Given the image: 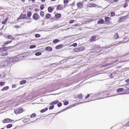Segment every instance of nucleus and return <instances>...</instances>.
<instances>
[{
	"label": "nucleus",
	"instance_id": "nucleus-1",
	"mask_svg": "<svg viewBox=\"0 0 129 129\" xmlns=\"http://www.w3.org/2000/svg\"><path fill=\"white\" fill-rule=\"evenodd\" d=\"M7 60H2L0 61V64H1V66L6 67L7 66H9L8 64V63L7 62Z\"/></svg>",
	"mask_w": 129,
	"mask_h": 129
},
{
	"label": "nucleus",
	"instance_id": "nucleus-2",
	"mask_svg": "<svg viewBox=\"0 0 129 129\" xmlns=\"http://www.w3.org/2000/svg\"><path fill=\"white\" fill-rule=\"evenodd\" d=\"M33 18L35 20H38L40 19V16L37 13H35L33 15Z\"/></svg>",
	"mask_w": 129,
	"mask_h": 129
},
{
	"label": "nucleus",
	"instance_id": "nucleus-3",
	"mask_svg": "<svg viewBox=\"0 0 129 129\" xmlns=\"http://www.w3.org/2000/svg\"><path fill=\"white\" fill-rule=\"evenodd\" d=\"M23 111V109L22 108H20L14 110V113L16 114L22 113Z\"/></svg>",
	"mask_w": 129,
	"mask_h": 129
},
{
	"label": "nucleus",
	"instance_id": "nucleus-4",
	"mask_svg": "<svg viewBox=\"0 0 129 129\" xmlns=\"http://www.w3.org/2000/svg\"><path fill=\"white\" fill-rule=\"evenodd\" d=\"M128 16L126 15L125 16H122L119 18L120 22H123L128 17Z\"/></svg>",
	"mask_w": 129,
	"mask_h": 129
},
{
	"label": "nucleus",
	"instance_id": "nucleus-5",
	"mask_svg": "<svg viewBox=\"0 0 129 129\" xmlns=\"http://www.w3.org/2000/svg\"><path fill=\"white\" fill-rule=\"evenodd\" d=\"M88 6L89 7H95L96 6V5L94 3H91L89 4Z\"/></svg>",
	"mask_w": 129,
	"mask_h": 129
},
{
	"label": "nucleus",
	"instance_id": "nucleus-6",
	"mask_svg": "<svg viewBox=\"0 0 129 129\" xmlns=\"http://www.w3.org/2000/svg\"><path fill=\"white\" fill-rule=\"evenodd\" d=\"M117 61H116L114 62H113V63H114L115 62H116ZM113 63H109V64L106 63L105 64H103L102 65H101V66H100V67H101V68H102V67H103V68H104L105 67H106L107 66H108L110 65L111 64H112Z\"/></svg>",
	"mask_w": 129,
	"mask_h": 129
},
{
	"label": "nucleus",
	"instance_id": "nucleus-7",
	"mask_svg": "<svg viewBox=\"0 0 129 129\" xmlns=\"http://www.w3.org/2000/svg\"><path fill=\"white\" fill-rule=\"evenodd\" d=\"M104 20L103 19L101 18L99 19L98 21L97 24H100L103 23Z\"/></svg>",
	"mask_w": 129,
	"mask_h": 129
},
{
	"label": "nucleus",
	"instance_id": "nucleus-8",
	"mask_svg": "<svg viewBox=\"0 0 129 129\" xmlns=\"http://www.w3.org/2000/svg\"><path fill=\"white\" fill-rule=\"evenodd\" d=\"M96 37L95 36L93 35L92 36V37L90 39V41L91 42H93L95 41V39Z\"/></svg>",
	"mask_w": 129,
	"mask_h": 129
},
{
	"label": "nucleus",
	"instance_id": "nucleus-9",
	"mask_svg": "<svg viewBox=\"0 0 129 129\" xmlns=\"http://www.w3.org/2000/svg\"><path fill=\"white\" fill-rule=\"evenodd\" d=\"M55 16L56 18L59 19L61 17V15L60 14L58 13L55 15Z\"/></svg>",
	"mask_w": 129,
	"mask_h": 129
},
{
	"label": "nucleus",
	"instance_id": "nucleus-10",
	"mask_svg": "<svg viewBox=\"0 0 129 129\" xmlns=\"http://www.w3.org/2000/svg\"><path fill=\"white\" fill-rule=\"evenodd\" d=\"M45 50L47 51H51L52 50V48L48 46L46 47Z\"/></svg>",
	"mask_w": 129,
	"mask_h": 129
},
{
	"label": "nucleus",
	"instance_id": "nucleus-11",
	"mask_svg": "<svg viewBox=\"0 0 129 129\" xmlns=\"http://www.w3.org/2000/svg\"><path fill=\"white\" fill-rule=\"evenodd\" d=\"M54 9V8H52L51 7H48V12L50 13H51Z\"/></svg>",
	"mask_w": 129,
	"mask_h": 129
},
{
	"label": "nucleus",
	"instance_id": "nucleus-12",
	"mask_svg": "<svg viewBox=\"0 0 129 129\" xmlns=\"http://www.w3.org/2000/svg\"><path fill=\"white\" fill-rule=\"evenodd\" d=\"M58 102L59 101L58 100H56L52 102V103H50V105H54L57 104Z\"/></svg>",
	"mask_w": 129,
	"mask_h": 129
},
{
	"label": "nucleus",
	"instance_id": "nucleus-13",
	"mask_svg": "<svg viewBox=\"0 0 129 129\" xmlns=\"http://www.w3.org/2000/svg\"><path fill=\"white\" fill-rule=\"evenodd\" d=\"M77 5L78 8H81L83 6V3L82 2H79L77 4Z\"/></svg>",
	"mask_w": 129,
	"mask_h": 129
},
{
	"label": "nucleus",
	"instance_id": "nucleus-14",
	"mask_svg": "<svg viewBox=\"0 0 129 129\" xmlns=\"http://www.w3.org/2000/svg\"><path fill=\"white\" fill-rule=\"evenodd\" d=\"M63 47L62 45L61 44H59L56 46L55 48L56 49H59L60 48H62Z\"/></svg>",
	"mask_w": 129,
	"mask_h": 129
},
{
	"label": "nucleus",
	"instance_id": "nucleus-15",
	"mask_svg": "<svg viewBox=\"0 0 129 129\" xmlns=\"http://www.w3.org/2000/svg\"><path fill=\"white\" fill-rule=\"evenodd\" d=\"M78 48L79 52L84 50L85 49L84 47H81Z\"/></svg>",
	"mask_w": 129,
	"mask_h": 129
},
{
	"label": "nucleus",
	"instance_id": "nucleus-16",
	"mask_svg": "<svg viewBox=\"0 0 129 129\" xmlns=\"http://www.w3.org/2000/svg\"><path fill=\"white\" fill-rule=\"evenodd\" d=\"M9 88V87L8 86H6L5 87H4L1 90L2 91H4L7 90Z\"/></svg>",
	"mask_w": 129,
	"mask_h": 129
},
{
	"label": "nucleus",
	"instance_id": "nucleus-17",
	"mask_svg": "<svg viewBox=\"0 0 129 129\" xmlns=\"http://www.w3.org/2000/svg\"><path fill=\"white\" fill-rule=\"evenodd\" d=\"M111 19L110 18L106 16L105 17V19L106 22H109Z\"/></svg>",
	"mask_w": 129,
	"mask_h": 129
},
{
	"label": "nucleus",
	"instance_id": "nucleus-18",
	"mask_svg": "<svg viewBox=\"0 0 129 129\" xmlns=\"http://www.w3.org/2000/svg\"><path fill=\"white\" fill-rule=\"evenodd\" d=\"M27 15L28 17H29V19H31V18H30L31 15V13L30 11H28L27 13Z\"/></svg>",
	"mask_w": 129,
	"mask_h": 129
},
{
	"label": "nucleus",
	"instance_id": "nucleus-19",
	"mask_svg": "<svg viewBox=\"0 0 129 129\" xmlns=\"http://www.w3.org/2000/svg\"><path fill=\"white\" fill-rule=\"evenodd\" d=\"M57 9L58 10H61V9H63L62 5H59L57 6Z\"/></svg>",
	"mask_w": 129,
	"mask_h": 129
},
{
	"label": "nucleus",
	"instance_id": "nucleus-20",
	"mask_svg": "<svg viewBox=\"0 0 129 129\" xmlns=\"http://www.w3.org/2000/svg\"><path fill=\"white\" fill-rule=\"evenodd\" d=\"M59 40L58 39H56L53 41V43L54 44H55L58 42H59Z\"/></svg>",
	"mask_w": 129,
	"mask_h": 129
},
{
	"label": "nucleus",
	"instance_id": "nucleus-21",
	"mask_svg": "<svg viewBox=\"0 0 129 129\" xmlns=\"http://www.w3.org/2000/svg\"><path fill=\"white\" fill-rule=\"evenodd\" d=\"M48 110V108H46L44 109L41 110L40 111V112L41 113H43L47 111Z\"/></svg>",
	"mask_w": 129,
	"mask_h": 129
},
{
	"label": "nucleus",
	"instance_id": "nucleus-22",
	"mask_svg": "<svg viewBox=\"0 0 129 129\" xmlns=\"http://www.w3.org/2000/svg\"><path fill=\"white\" fill-rule=\"evenodd\" d=\"M17 58L16 57H15V58H11V61H12L13 62H15L17 60V59H16Z\"/></svg>",
	"mask_w": 129,
	"mask_h": 129
},
{
	"label": "nucleus",
	"instance_id": "nucleus-23",
	"mask_svg": "<svg viewBox=\"0 0 129 129\" xmlns=\"http://www.w3.org/2000/svg\"><path fill=\"white\" fill-rule=\"evenodd\" d=\"M102 93L101 92H100L98 93H96L95 94H93V95H92V97H95L96 96L99 95L100 94H101Z\"/></svg>",
	"mask_w": 129,
	"mask_h": 129
},
{
	"label": "nucleus",
	"instance_id": "nucleus-24",
	"mask_svg": "<svg viewBox=\"0 0 129 129\" xmlns=\"http://www.w3.org/2000/svg\"><path fill=\"white\" fill-rule=\"evenodd\" d=\"M26 83V81L25 80H23L20 82V83L21 85H22L25 84Z\"/></svg>",
	"mask_w": 129,
	"mask_h": 129
},
{
	"label": "nucleus",
	"instance_id": "nucleus-25",
	"mask_svg": "<svg viewBox=\"0 0 129 129\" xmlns=\"http://www.w3.org/2000/svg\"><path fill=\"white\" fill-rule=\"evenodd\" d=\"M7 38L11 39L14 40L15 39L11 35H9L7 37Z\"/></svg>",
	"mask_w": 129,
	"mask_h": 129
},
{
	"label": "nucleus",
	"instance_id": "nucleus-26",
	"mask_svg": "<svg viewBox=\"0 0 129 129\" xmlns=\"http://www.w3.org/2000/svg\"><path fill=\"white\" fill-rule=\"evenodd\" d=\"M123 90V89L122 88H119L117 89V91L119 92L121 91H122Z\"/></svg>",
	"mask_w": 129,
	"mask_h": 129
},
{
	"label": "nucleus",
	"instance_id": "nucleus-27",
	"mask_svg": "<svg viewBox=\"0 0 129 129\" xmlns=\"http://www.w3.org/2000/svg\"><path fill=\"white\" fill-rule=\"evenodd\" d=\"M21 16L22 17V19H24L26 18V15L21 13Z\"/></svg>",
	"mask_w": 129,
	"mask_h": 129
},
{
	"label": "nucleus",
	"instance_id": "nucleus-28",
	"mask_svg": "<svg viewBox=\"0 0 129 129\" xmlns=\"http://www.w3.org/2000/svg\"><path fill=\"white\" fill-rule=\"evenodd\" d=\"M124 86V87L125 88H129V83L126 84L124 85L121 86Z\"/></svg>",
	"mask_w": 129,
	"mask_h": 129
},
{
	"label": "nucleus",
	"instance_id": "nucleus-29",
	"mask_svg": "<svg viewBox=\"0 0 129 129\" xmlns=\"http://www.w3.org/2000/svg\"><path fill=\"white\" fill-rule=\"evenodd\" d=\"M50 17V14L49 13H47L46 14V18L47 19H48Z\"/></svg>",
	"mask_w": 129,
	"mask_h": 129
},
{
	"label": "nucleus",
	"instance_id": "nucleus-30",
	"mask_svg": "<svg viewBox=\"0 0 129 129\" xmlns=\"http://www.w3.org/2000/svg\"><path fill=\"white\" fill-rule=\"evenodd\" d=\"M11 58H9V60H7V62L8 63V65L9 66L10 64H11V63L12 62H13L12 61H11Z\"/></svg>",
	"mask_w": 129,
	"mask_h": 129
},
{
	"label": "nucleus",
	"instance_id": "nucleus-31",
	"mask_svg": "<svg viewBox=\"0 0 129 129\" xmlns=\"http://www.w3.org/2000/svg\"><path fill=\"white\" fill-rule=\"evenodd\" d=\"M114 38L116 39H117L119 38L117 33H116L115 34L114 36Z\"/></svg>",
	"mask_w": 129,
	"mask_h": 129
},
{
	"label": "nucleus",
	"instance_id": "nucleus-32",
	"mask_svg": "<svg viewBox=\"0 0 129 129\" xmlns=\"http://www.w3.org/2000/svg\"><path fill=\"white\" fill-rule=\"evenodd\" d=\"M42 54V53L40 52H37L36 53L35 55L36 56H38L40 55H41Z\"/></svg>",
	"mask_w": 129,
	"mask_h": 129
},
{
	"label": "nucleus",
	"instance_id": "nucleus-33",
	"mask_svg": "<svg viewBox=\"0 0 129 129\" xmlns=\"http://www.w3.org/2000/svg\"><path fill=\"white\" fill-rule=\"evenodd\" d=\"M13 125L11 124H9L7 125L6 126V128H10L12 127Z\"/></svg>",
	"mask_w": 129,
	"mask_h": 129
},
{
	"label": "nucleus",
	"instance_id": "nucleus-34",
	"mask_svg": "<svg viewBox=\"0 0 129 129\" xmlns=\"http://www.w3.org/2000/svg\"><path fill=\"white\" fill-rule=\"evenodd\" d=\"M6 122L7 123L11 122L13 120L10 119H6Z\"/></svg>",
	"mask_w": 129,
	"mask_h": 129
},
{
	"label": "nucleus",
	"instance_id": "nucleus-35",
	"mask_svg": "<svg viewBox=\"0 0 129 129\" xmlns=\"http://www.w3.org/2000/svg\"><path fill=\"white\" fill-rule=\"evenodd\" d=\"M8 20V18L7 17L4 21L2 22V24H5Z\"/></svg>",
	"mask_w": 129,
	"mask_h": 129
},
{
	"label": "nucleus",
	"instance_id": "nucleus-36",
	"mask_svg": "<svg viewBox=\"0 0 129 129\" xmlns=\"http://www.w3.org/2000/svg\"><path fill=\"white\" fill-rule=\"evenodd\" d=\"M36 114L35 113H33L31 114L30 116V117L31 118H33L35 117L36 116Z\"/></svg>",
	"mask_w": 129,
	"mask_h": 129
},
{
	"label": "nucleus",
	"instance_id": "nucleus-37",
	"mask_svg": "<svg viewBox=\"0 0 129 129\" xmlns=\"http://www.w3.org/2000/svg\"><path fill=\"white\" fill-rule=\"evenodd\" d=\"M73 51L76 52H79L78 48L74 49Z\"/></svg>",
	"mask_w": 129,
	"mask_h": 129
},
{
	"label": "nucleus",
	"instance_id": "nucleus-38",
	"mask_svg": "<svg viewBox=\"0 0 129 129\" xmlns=\"http://www.w3.org/2000/svg\"><path fill=\"white\" fill-rule=\"evenodd\" d=\"M30 120V119L28 118L25 119L24 120V122H27Z\"/></svg>",
	"mask_w": 129,
	"mask_h": 129
},
{
	"label": "nucleus",
	"instance_id": "nucleus-39",
	"mask_svg": "<svg viewBox=\"0 0 129 129\" xmlns=\"http://www.w3.org/2000/svg\"><path fill=\"white\" fill-rule=\"evenodd\" d=\"M36 47V46L35 45H32L30 46L29 48L30 49L35 48Z\"/></svg>",
	"mask_w": 129,
	"mask_h": 129
},
{
	"label": "nucleus",
	"instance_id": "nucleus-40",
	"mask_svg": "<svg viewBox=\"0 0 129 129\" xmlns=\"http://www.w3.org/2000/svg\"><path fill=\"white\" fill-rule=\"evenodd\" d=\"M40 8L41 10H42L44 8V4H42L40 5Z\"/></svg>",
	"mask_w": 129,
	"mask_h": 129
},
{
	"label": "nucleus",
	"instance_id": "nucleus-41",
	"mask_svg": "<svg viewBox=\"0 0 129 129\" xmlns=\"http://www.w3.org/2000/svg\"><path fill=\"white\" fill-rule=\"evenodd\" d=\"M40 15L41 16H42L43 17L44 15V13L43 11H41L40 13Z\"/></svg>",
	"mask_w": 129,
	"mask_h": 129
},
{
	"label": "nucleus",
	"instance_id": "nucleus-42",
	"mask_svg": "<svg viewBox=\"0 0 129 129\" xmlns=\"http://www.w3.org/2000/svg\"><path fill=\"white\" fill-rule=\"evenodd\" d=\"M115 15V13L114 12L112 11L111 13V17L114 16Z\"/></svg>",
	"mask_w": 129,
	"mask_h": 129
},
{
	"label": "nucleus",
	"instance_id": "nucleus-43",
	"mask_svg": "<svg viewBox=\"0 0 129 129\" xmlns=\"http://www.w3.org/2000/svg\"><path fill=\"white\" fill-rule=\"evenodd\" d=\"M12 42V41H7L6 42L4 43V44L5 45H7L8 44H10V43H11Z\"/></svg>",
	"mask_w": 129,
	"mask_h": 129
},
{
	"label": "nucleus",
	"instance_id": "nucleus-44",
	"mask_svg": "<svg viewBox=\"0 0 129 129\" xmlns=\"http://www.w3.org/2000/svg\"><path fill=\"white\" fill-rule=\"evenodd\" d=\"M54 107V106L53 105H51L50 106L49 108V109L50 110H51L53 109Z\"/></svg>",
	"mask_w": 129,
	"mask_h": 129
},
{
	"label": "nucleus",
	"instance_id": "nucleus-45",
	"mask_svg": "<svg viewBox=\"0 0 129 129\" xmlns=\"http://www.w3.org/2000/svg\"><path fill=\"white\" fill-rule=\"evenodd\" d=\"M79 98L80 99H82V94H79L78 95Z\"/></svg>",
	"mask_w": 129,
	"mask_h": 129
},
{
	"label": "nucleus",
	"instance_id": "nucleus-46",
	"mask_svg": "<svg viewBox=\"0 0 129 129\" xmlns=\"http://www.w3.org/2000/svg\"><path fill=\"white\" fill-rule=\"evenodd\" d=\"M5 84V82H0V86H3Z\"/></svg>",
	"mask_w": 129,
	"mask_h": 129
},
{
	"label": "nucleus",
	"instance_id": "nucleus-47",
	"mask_svg": "<svg viewBox=\"0 0 129 129\" xmlns=\"http://www.w3.org/2000/svg\"><path fill=\"white\" fill-rule=\"evenodd\" d=\"M41 35L39 34H36L35 35V36L36 38H39L40 37Z\"/></svg>",
	"mask_w": 129,
	"mask_h": 129
},
{
	"label": "nucleus",
	"instance_id": "nucleus-48",
	"mask_svg": "<svg viewBox=\"0 0 129 129\" xmlns=\"http://www.w3.org/2000/svg\"><path fill=\"white\" fill-rule=\"evenodd\" d=\"M62 104L61 102H59L57 105V106L58 107H60L61 106Z\"/></svg>",
	"mask_w": 129,
	"mask_h": 129
},
{
	"label": "nucleus",
	"instance_id": "nucleus-49",
	"mask_svg": "<svg viewBox=\"0 0 129 129\" xmlns=\"http://www.w3.org/2000/svg\"><path fill=\"white\" fill-rule=\"evenodd\" d=\"M69 103L68 101H66L64 102L63 104L64 105L66 106Z\"/></svg>",
	"mask_w": 129,
	"mask_h": 129
},
{
	"label": "nucleus",
	"instance_id": "nucleus-50",
	"mask_svg": "<svg viewBox=\"0 0 129 129\" xmlns=\"http://www.w3.org/2000/svg\"><path fill=\"white\" fill-rule=\"evenodd\" d=\"M8 54L7 52H6L5 53H2V56H6Z\"/></svg>",
	"mask_w": 129,
	"mask_h": 129
},
{
	"label": "nucleus",
	"instance_id": "nucleus-51",
	"mask_svg": "<svg viewBox=\"0 0 129 129\" xmlns=\"http://www.w3.org/2000/svg\"><path fill=\"white\" fill-rule=\"evenodd\" d=\"M77 45V44L76 43H75L72 44V46L74 47H76Z\"/></svg>",
	"mask_w": 129,
	"mask_h": 129
},
{
	"label": "nucleus",
	"instance_id": "nucleus-52",
	"mask_svg": "<svg viewBox=\"0 0 129 129\" xmlns=\"http://www.w3.org/2000/svg\"><path fill=\"white\" fill-rule=\"evenodd\" d=\"M95 47L96 48L99 49L101 48V47L99 45H95Z\"/></svg>",
	"mask_w": 129,
	"mask_h": 129
},
{
	"label": "nucleus",
	"instance_id": "nucleus-53",
	"mask_svg": "<svg viewBox=\"0 0 129 129\" xmlns=\"http://www.w3.org/2000/svg\"><path fill=\"white\" fill-rule=\"evenodd\" d=\"M63 2L64 3H67L69 2L68 0H64Z\"/></svg>",
	"mask_w": 129,
	"mask_h": 129
},
{
	"label": "nucleus",
	"instance_id": "nucleus-54",
	"mask_svg": "<svg viewBox=\"0 0 129 129\" xmlns=\"http://www.w3.org/2000/svg\"><path fill=\"white\" fill-rule=\"evenodd\" d=\"M74 21L73 20H71L69 21V23H72L74 22Z\"/></svg>",
	"mask_w": 129,
	"mask_h": 129
},
{
	"label": "nucleus",
	"instance_id": "nucleus-55",
	"mask_svg": "<svg viewBox=\"0 0 129 129\" xmlns=\"http://www.w3.org/2000/svg\"><path fill=\"white\" fill-rule=\"evenodd\" d=\"M3 51H5L7 50V48H6V47H3Z\"/></svg>",
	"mask_w": 129,
	"mask_h": 129
},
{
	"label": "nucleus",
	"instance_id": "nucleus-56",
	"mask_svg": "<svg viewBox=\"0 0 129 129\" xmlns=\"http://www.w3.org/2000/svg\"><path fill=\"white\" fill-rule=\"evenodd\" d=\"M128 4H125L123 6L124 8H125L128 6Z\"/></svg>",
	"mask_w": 129,
	"mask_h": 129
},
{
	"label": "nucleus",
	"instance_id": "nucleus-57",
	"mask_svg": "<svg viewBox=\"0 0 129 129\" xmlns=\"http://www.w3.org/2000/svg\"><path fill=\"white\" fill-rule=\"evenodd\" d=\"M90 96V94H88L85 97V98L87 99Z\"/></svg>",
	"mask_w": 129,
	"mask_h": 129
},
{
	"label": "nucleus",
	"instance_id": "nucleus-58",
	"mask_svg": "<svg viewBox=\"0 0 129 129\" xmlns=\"http://www.w3.org/2000/svg\"><path fill=\"white\" fill-rule=\"evenodd\" d=\"M3 123H6L7 122L6 119H4L2 121Z\"/></svg>",
	"mask_w": 129,
	"mask_h": 129
},
{
	"label": "nucleus",
	"instance_id": "nucleus-59",
	"mask_svg": "<svg viewBox=\"0 0 129 129\" xmlns=\"http://www.w3.org/2000/svg\"><path fill=\"white\" fill-rule=\"evenodd\" d=\"M88 102V101H84V102H80V103H79V104H82L83 103H86V102Z\"/></svg>",
	"mask_w": 129,
	"mask_h": 129
},
{
	"label": "nucleus",
	"instance_id": "nucleus-60",
	"mask_svg": "<svg viewBox=\"0 0 129 129\" xmlns=\"http://www.w3.org/2000/svg\"><path fill=\"white\" fill-rule=\"evenodd\" d=\"M35 11L36 12H37L38 11H39V9H35Z\"/></svg>",
	"mask_w": 129,
	"mask_h": 129
},
{
	"label": "nucleus",
	"instance_id": "nucleus-61",
	"mask_svg": "<svg viewBox=\"0 0 129 129\" xmlns=\"http://www.w3.org/2000/svg\"><path fill=\"white\" fill-rule=\"evenodd\" d=\"M125 81L126 82H127V83L129 82V79H128L126 80Z\"/></svg>",
	"mask_w": 129,
	"mask_h": 129
},
{
	"label": "nucleus",
	"instance_id": "nucleus-62",
	"mask_svg": "<svg viewBox=\"0 0 129 129\" xmlns=\"http://www.w3.org/2000/svg\"><path fill=\"white\" fill-rule=\"evenodd\" d=\"M15 27L16 28H17L19 27V26L18 25H15Z\"/></svg>",
	"mask_w": 129,
	"mask_h": 129
},
{
	"label": "nucleus",
	"instance_id": "nucleus-63",
	"mask_svg": "<svg viewBox=\"0 0 129 129\" xmlns=\"http://www.w3.org/2000/svg\"><path fill=\"white\" fill-rule=\"evenodd\" d=\"M11 47V46H9V47H6V48H7V50L10 49Z\"/></svg>",
	"mask_w": 129,
	"mask_h": 129
},
{
	"label": "nucleus",
	"instance_id": "nucleus-64",
	"mask_svg": "<svg viewBox=\"0 0 129 129\" xmlns=\"http://www.w3.org/2000/svg\"><path fill=\"white\" fill-rule=\"evenodd\" d=\"M70 108L69 107H67V108H65L64 109V110H65V111H66V110H67V109H68L69 108Z\"/></svg>",
	"mask_w": 129,
	"mask_h": 129
}]
</instances>
